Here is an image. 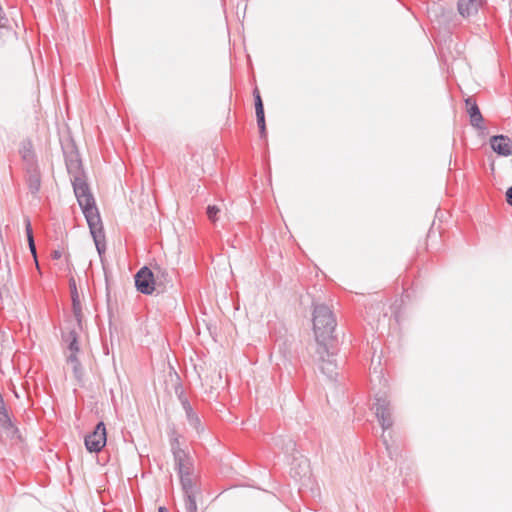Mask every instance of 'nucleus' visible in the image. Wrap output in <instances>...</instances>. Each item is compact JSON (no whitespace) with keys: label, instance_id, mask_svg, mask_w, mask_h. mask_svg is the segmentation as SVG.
Wrapping results in <instances>:
<instances>
[{"label":"nucleus","instance_id":"nucleus-1","mask_svg":"<svg viewBox=\"0 0 512 512\" xmlns=\"http://www.w3.org/2000/svg\"><path fill=\"white\" fill-rule=\"evenodd\" d=\"M71 181L74 194L86 218L91 236L93 237L96 249L101 257L106 249L105 234L95 199L83 176H74Z\"/></svg>","mask_w":512,"mask_h":512},{"label":"nucleus","instance_id":"nucleus-2","mask_svg":"<svg viewBox=\"0 0 512 512\" xmlns=\"http://www.w3.org/2000/svg\"><path fill=\"white\" fill-rule=\"evenodd\" d=\"M336 319L332 310L325 304H317L313 311V330L316 344L322 343V351H325V343L335 342Z\"/></svg>","mask_w":512,"mask_h":512},{"label":"nucleus","instance_id":"nucleus-3","mask_svg":"<svg viewBox=\"0 0 512 512\" xmlns=\"http://www.w3.org/2000/svg\"><path fill=\"white\" fill-rule=\"evenodd\" d=\"M333 344L325 343V351H322V343L316 344V361L319 370L329 380H336L338 376V364L332 351Z\"/></svg>","mask_w":512,"mask_h":512},{"label":"nucleus","instance_id":"nucleus-4","mask_svg":"<svg viewBox=\"0 0 512 512\" xmlns=\"http://www.w3.org/2000/svg\"><path fill=\"white\" fill-rule=\"evenodd\" d=\"M373 409L375 410V415L384 431L392 427L393 420L391 416L390 402L384 394H377L375 396Z\"/></svg>","mask_w":512,"mask_h":512},{"label":"nucleus","instance_id":"nucleus-5","mask_svg":"<svg viewBox=\"0 0 512 512\" xmlns=\"http://www.w3.org/2000/svg\"><path fill=\"white\" fill-rule=\"evenodd\" d=\"M107 441L106 427L99 422L94 430L85 437V446L89 452H100Z\"/></svg>","mask_w":512,"mask_h":512},{"label":"nucleus","instance_id":"nucleus-6","mask_svg":"<svg viewBox=\"0 0 512 512\" xmlns=\"http://www.w3.org/2000/svg\"><path fill=\"white\" fill-rule=\"evenodd\" d=\"M135 286L143 294H151L155 290V280L148 267H142L135 275Z\"/></svg>","mask_w":512,"mask_h":512},{"label":"nucleus","instance_id":"nucleus-7","mask_svg":"<svg viewBox=\"0 0 512 512\" xmlns=\"http://www.w3.org/2000/svg\"><path fill=\"white\" fill-rule=\"evenodd\" d=\"M465 105H466V112L470 117V124L477 128V129H483V116L481 114V111L473 97H468L465 99Z\"/></svg>","mask_w":512,"mask_h":512},{"label":"nucleus","instance_id":"nucleus-8","mask_svg":"<svg viewBox=\"0 0 512 512\" xmlns=\"http://www.w3.org/2000/svg\"><path fill=\"white\" fill-rule=\"evenodd\" d=\"M491 148L501 156L512 155V142L509 137L495 135L490 139Z\"/></svg>","mask_w":512,"mask_h":512},{"label":"nucleus","instance_id":"nucleus-9","mask_svg":"<svg viewBox=\"0 0 512 512\" xmlns=\"http://www.w3.org/2000/svg\"><path fill=\"white\" fill-rule=\"evenodd\" d=\"M64 155L67 171L70 174L71 179L74 178V176H83L81 160L74 148L72 147L70 152H64Z\"/></svg>","mask_w":512,"mask_h":512},{"label":"nucleus","instance_id":"nucleus-10","mask_svg":"<svg viewBox=\"0 0 512 512\" xmlns=\"http://www.w3.org/2000/svg\"><path fill=\"white\" fill-rule=\"evenodd\" d=\"M254 100H255V112H256V120L257 125L259 127V132L262 138L266 137V123H265V113H264V105L262 98L258 89L256 88L253 92Z\"/></svg>","mask_w":512,"mask_h":512},{"label":"nucleus","instance_id":"nucleus-11","mask_svg":"<svg viewBox=\"0 0 512 512\" xmlns=\"http://www.w3.org/2000/svg\"><path fill=\"white\" fill-rule=\"evenodd\" d=\"M482 4L483 0H458L457 10L462 17L468 18L477 14Z\"/></svg>","mask_w":512,"mask_h":512},{"label":"nucleus","instance_id":"nucleus-12","mask_svg":"<svg viewBox=\"0 0 512 512\" xmlns=\"http://www.w3.org/2000/svg\"><path fill=\"white\" fill-rule=\"evenodd\" d=\"M181 404L186 414L187 421L189 425L194 428L197 433L203 431V427L201 426V420L199 416L193 411L192 406L186 398H180Z\"/></svg>","mask_w":512,"mask_h":512},{"label":"nucleus","instance_id":"nucleus-13","mask_svg":"<svg viewBox=\"0 0 512 512\" xmlns=\"http://www.w3.org/2000/svg\"><path fill=\"white\" fill-rule=\"evenodd\" d=\"M27 184H28V188L32 194H36L40 190L41 176H40V172L38 171L37 167L31 166L28 169Z\"/></svg>","mask_w":512,"mask_h":512},{"label":"nucleus","instance_id":"nucleus-14","mask_svg":"<svg viewBox=\"0 0 512 512\" xmlns=\"http://www.w3.org/2000/svg\"><path fill=\"white\" fill-rule=\"evenodd\" d=\"M171 451L173 453L175 465L192 461L189 454L180 447L178 438H174L172 440Z\"/></svg>","mask_w":512,"mask_h":512},{"label":"nucleus","instance_id":"nucleus-15","mask_svg":"<svg viewBox=\"0 0 512 512\" xmlns=\"http://www.w3.org/2000/svg\"><path fill=\"white\" fill-rule=\"evenodd\" d=\"M0 424L5 430H11L12 435L16 434L18 432V429L14 426L12 423L7 410L4 406L3 399L0 396Z\"/></svg>","mask_w":512,"mask_h":512},{"label":"nucleus","instance_id":"nucleus-16","mask_svg":"<svg viewBox=\"0 0 512 512\" xmlns=\"http://www.w3.org/2000/svg\"><path fill=\"white\" fill-rule=\"evenodd\" d=\"M180 482L185 495H193L199 493V489L193 481L192 474H184V476L180 477Z\"/></svg>","mask_w":512,"mask_h":512},{"label":"nucleus","instance_id":"nucleus-17","mask_svg":"<svg viewBox=\"0 0 512 512\" xmlns=\"http://www.w3.org/2000/svg\"><path fill=\"white\" fill-rule=\"evenodd\" d=\"M64 340L68 343V349L70 351L69 355L77 356L79 352V344L76 331H69L66 336H64Z\"/></svg>","mask_w":512,"mask_h":512},{"label":"nucleus","instance_id":"nucleus-18","mask_svg":"<svg viewBox=\"0 0 512 512\" xmlns=\"http://www.w3.org/2000/svg\"><path fill=\"white\" fill-rule=\"evenodd\" d=\"M281 447L284 453L288 455H293L296 451V443L293 439L287 438V439H280L279 442L276 443Z\"/></svg>","mask_w":512,"mask_h":512},{"label":"nucleus","instance_id":"nucleus-19","mask_svg":"<svg viewBox=\"0 0 512 512\" xmlns=\"http://www.w3.org/2000/svg\"><path fill=\"white\" fill-rule=\"evenodd\" d=\"M25 229H26V235H27V240H28V244H29V249H30L32 255L36 258V246H35V242H34L31 222L28 218L25 219Z\"/></svg>","mask_w":512,"mask_h":512},{"label":"nucleus","instance_id":"nucleus-20","mask_svg":"<svg viewBox=\"0 0 512 512\" xmlns=\"http://www.w3.org/2000/svg\"><path fill=\"white\" fill-rule=\"evenodd\" d=\"M67 362L72 365V370L77 379H80L82 376L81 364L75 355H68Z\"/></svg>","mask_w":512,"mask_h":512},{"label":"nucleus","instance_id":"nucleus-21","mask_svg":"<svg viewBox=\"0 0 512 512\" xmlns=\"http://www.w3.org/2000/svg\"><path fill=\"white\" fill-rule=\"evenodd\" d=\"M196 495H185V508L187 512H198L197 511V503H196Z\"/></svg>","mask_w":512,"mask_h":512},{"label":"nucleus","instance_id":"nucleus-22","mask_svg":"<svg viewBox=\"0 0 512 512\" xmlns=\"http://www.w3.org/2000/svg\"><path fill=\"white\" fill-rule=\"evenodd\" d=\"M176 467V470L178 471V474L179 476H184V474H192V471H193V464H192V461L191 462H188V463H181V464H177L175 465Z\"/></svg>","mask_w":512,"mask_h":512},{"label":"nucleus","instance_id":"nucleus-23","mask_svg":"<svg viewBox=\"0 0 512 512\" xmlns=\"http://www.w3.org/2000/svg\"><path fill=\"white\" fill-rule=\"evenodd\" d=\"M220 212V209L216 205H209L207 207V216L210 221L215 222L217 220V215Z\"/></svg>","mask_w":512,"mask_h":512},{"label":"nucleus","instance_id":"nucleus-24","mask_svg":"<svg viewBox=\"0 0 512 512\" xmlns=\"http://www.w3.org/2000/svg\"><path fill=\"white\" fill-rule=\"evenodd\" d=\"M73 309H74L75 315L78 317L80 312H81V308H80V303L77 300V293L76 292H75V295H73Z\"/></svg>","mask_w":512,"mask_h":512},{"label":"nucleus","instance_id":"nucleus-25","mask_svg":"<svg viewBox=\"0 0 512 512\" xmlns=\"http://www.w3.org/2000/svg\"><path fill=\"white\" fill-rule=\"evenodd\" d=\"M382 440H383L384 445L386 446V450H387L389 456L392 458L394 452L392 450V447L388 444V440L386 439L384 434L382 435Z\"/></svg>","mask_w":512,"mask_h":512},{"label":"nucleus","instance_id":"nucleus-26","mask_svg":"<svg viewBox=\"0 0 512 512\" xmlns=\"http://www.w3.org/2000/svg\"><path fill=\"white\" fill-rule=\"evenodd\" d=\"M506 201L510 206H512V186L506 191Z\"/></svg>","mask_w":512,"mask_h":512},{"label":"nucleus","instance_id":"nucleus-27","mask_svg":"<svg viewBox=\"0 0 512 512\" xmlns=\"http://www.w3.org/2000/svg\"><path fill=\"white\" fill-rule=\"evenodd\" d=\"M51 255L53 259L58 260L62 257V252L59 250H54Z\"/></svg>","mask_w":512,"mask_h":512},{"label":"nucleus","instance_id":"nucleus-28","mask_svg":"<svg viewBox=\"0 0 512 512\" xmlns=\"http://www.w3.org/2000/svg\"><path fill=\"white\" fill-rule=\"evenodd\" d=\"M158 512H168L165 507H159Z\"/></svg>","mask_w":512,"mask_h":512},{"label":"nucleus","instance_id":"nucleus-29","mask_svg":"<svg viewBox=\"0 0 512 512\" xmlns=\"http://www.w3.org/2000/svg\"><path fill=\"white\" fill-rule=\"evenodd\" d=\"M302 463L305 465V468L308 470V465H307V463H306V460L302 461V462L299 464V466H300V467L302 466Z\"/></svg>","mask_w":512,"mask_h":512},{"label":"nucleus","instance_id":"nucleus-30","mask_svg":"<svg viewBox=\"0 0 512 512\" xmlns=\"http://www.w3.org/2000/svg\"><path fill=\"white\" fill-rule=\"evenodd\" d=\"M2 297H3V296H2V292L0 291V300H2Z\"/></svg>","mask_w":512,"mask_h":512}]
</instances>
